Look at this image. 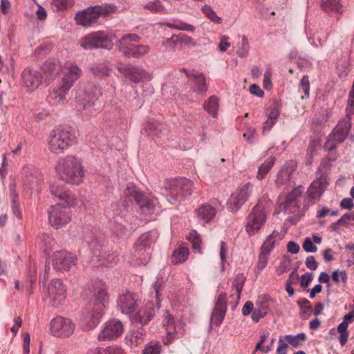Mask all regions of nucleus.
Segmentation results:
<instances>
[{"label": "nucleus", "instance_id": "obj_1", "mask_svg": "<svg viewBox=\"0 0 354 354\" xmlns=\"http://www.w3.org/2000/svg\"><path fill=\"white\" fill-rule=\"evenodd\" d=\"M55 169L60 179L66 183L80 185L83 182L84 169L82 161L75 156H66L59 158Z\"/></svg>", "mask_w": 354, "mask_h": 354}, {"label": "nucleus", "instance_id": "obj_2", "mask_svg": "<svg viewBox=\"0 0 354 354\" xmlns=\"http://www.w3.org/2000/svg\"><path fill=\"white\" fill-rule=\"evenodd\" d=\"M270 206V201L263 197L253 207L246 218L245 225V231L249 235L256 234L265 224Z\"/></svg>", "mask_w": 354, "mask_h": 354}, {"label": "nucleus", "instance_id": "obj_3", "mask_svg": "<svg viewBox=\"0 0 354 354\" xmlns=\"http://www.w3.org/2000/svg\"><path fill=\"white\" fill-rule=\"evenodd\" d=\"M75 142V136L68 128L59 127L50 133L47 139L49 151L55 154L63 153Z\"/></svg>", "mask_w": 354, "mask_h": 354}, {"label": "nucleus", "instance_id": "obj_4", "mask_svg": "<svg viewBox=\"0 0 354 354\" xmlns=\"http://www.w3.org/2000/svg\"><path fill=\"white\" fill-rule=\"evenodd\" d=\"M117 7L111 3L90 6L76 15L78 24L89 26L96 23L100 17H106L117 11Z\"/></svg>", "mask_w": 354, "mask_h": 354}, {"label": "nucleus", "instance_id": "obj_5", "mask_svg": "<svg viewBox=\"0 0 354 354\" xmlns=\"http://www.w3.org/2000/svg\"><path fill=\"white\" fill-rule=\"evenodd\" d=\"M109 296L107 292V288L104 284L98 287L94 293L93 298L91 301V305L93 310L87 321V327L89 329L95 328L100 321L104 309L109 304Z\"/></svg>", "mask_w": 354, "mask_h": 354}, {"label": "nucleus", "instance_id": "obj_6", "mask_svg": "<svg viewBox=\"0 0 354 354\" xmlns=\"http://www.w3.org/2000/svg\"><path fill=\"white\" fill-rule=\"evenodd\" d=\"M193 183L187 178L172 179L167 182L165 188L167 192L168 201L174 203L190 196L192 192Z\"/></svg>", "mask_w": 354, "mask_h": 354}, {"label": "nucleus", "instance_id": "obj_7", "mask_svg": "<svg viewBox=\"0 0 354 354\" xmlns=\"http://www.w3.org/2000/svg\"><path fill=\"white\" fill-rule=\"evenodd\" d=\"M127 191L128 194L133 198L136 203L140 206L144 214H152L159 212V203L156 198L144 194L133 185L128 186Z\"/></svg>", "mask_w": 354, "mask_h": 354}, {"label": "nucleus", "instance_id": "obj_8", "mask_svg": "<svg viewBox=\"0 0 354 354\" xmlns=\"http://www.w3.org/2000/svg\"><path fill=\"white\" fill-rule=\"evenodd\" d=\"M66 295V288L62 280L53 279L47 287V295L45 296V301L53 307L62 305Z\"/></svg>", "mask_w": 354, "mask_h": 354}, {"label": "nucleus", "instance_id": "obj_9", "mask_svg": "<svg viewBox=\"0 0 354 354\" xmlns=\"http://www.w3.org/2000/svg\"><path fill=\"white\" fill-rule=\"evenodd\" d=\"M81 46L85 50L103 48L111 50L113 47L112 40L102 32H95L82 39Z\"/></svg>", "mask_w": 354, "mask_h": 354}, {"label": "nucleus", "instance_id": "obj_10", "mask_svg": "<svg viewBox=\"0 0 354 354\" xmlns=\"http://www.w3.org/2000/svg\"><path fill=\"white\" fill-rule=\"evenodd\" d=\"M68 207L61 203L50 207L48 212V220L53 227L57 229L62 227L71 221Z\"/></svg>", "mask_w": 354, "mask_h": 354}, {"label": "nucleus", "instance_id": "obj_11", "mask_svg": "<svg viewBox=\"0 0 354 354\" xmlns=\"http://www.w3.org/2000/svg\"><path fill=\"white\" fill-rule=\"evenodd\" d=\"M75 330V324L68 318L57 317L50 323V333L57 337H67L71 335Z\"/></svg>", "mask_w": 354, "mask_h": 354}, {"label": "nucleus", "instance_id": "obj_12", "mask_svg": "<svg viewBox=\"0 0 354 354\" xmlns=\"http://www.w3.org/2000/svg\"><path fill=\"white\" fill-rule=\"evenodd\" d=\"M100 95V88L95 86H89L83 92L77 97V100L83 106L84 110H87L88 113H92L93 111L99 109L98 104L96 101Z\"/></svg>", "mask_w": 354, "mask_h": 354}, {"label": "nucleus", "instance_id": "obj_13", "mask_svg": "<svg viewBox=\"0 0 354 354\" xmlns=\"http://www.w3.org/2000/svg\"><path fill=\"white\" fill-rule=\"evenodd\" d=\"M251 187L252 185L248 183L232 194L227 203V209L230 212H236L248 200L252 193Z\"/></svg>", "mask_w": 354, "mask_h": 354}, {"label": "nucleus", "instance_id": "obj_14", "mask_svg": "<svg viewBox=\"0 0 354 354\" xmlns=\"http://www.w3.org/2000/svg\"><path fill=\"white\" fill-rule=\"evenodd\" d=\"M53 266L57 271L69 270L76 264V258L71 252L65 250L56 251L52 256Z\"/></svg>", "mask_w": 354, "mask_h": 354}, {"label": "nucleus", "instance_id": "obj_15", "mask_svg": "<svg viewBox=\"0 0 354 354\" xmlns=\"http://www.w3.org/2000/svg\"><path fill=\"white\" fill-rule=\"evenodd\" d=\"M351 122L350 120H342L339 122L333 133L329 136L327 145L329 150L335 148L336 145L341 143L347 138L348 132L351 128Z\"/></svg>", "mask_w": 354, "mask_h": 354}, {"label": "nucleus", "instance_id": "obj_16", "mask_svg": "<svg viewBox=\"0 0 354 354\" xmlns=\"http://www.w3.org/2000/svg\"><path fill=\"white\" fill-rule=\"evenodd\" d=\"M124 332V326L122 322L118 319H111L104 324L103 329L98 335L100 341L113 340L122 335Z\"/></svg>", "mask_w": 354, "mask_h": 354}, {"label": "nucleus", "instance_id": "obj_17", "mask_svg": "<svg viewBox=\"0 0 354 354\" xmlns=\"http://www.w3.org/2000/svg\"><path fill=\"white\" fill-rule=\"evenodd\" d=\"M119 71L129 81L138 83L142 81H150L151 75L142 67L125 66L120 67Z\"/></svg>", "mask_w": 354, "mask_h": 354}, {"label": "nucleus", "instance_id": "obj_18", "mask_svg": "<svg viewBox=\"0 0 354 354\" xmlns=\"http://www.w3.org/2000/svg\"><path fill=\"white\" fill-rule=\"evenodd\" d=\"M62 83L64 86L71 88L74 83L80 78L82 75V70L78 66L71 62H67L62 67Z\"/></svg>", "mask_w": 354, "mask_h": 354}, {"label": "nucleus", "instance_id": "obj_19", "mask_svg": "<svg viewBox=\"0 0 354 354\" xmlns=\"http://www.w3.org/2000/svg\"><path fill=\"white\" fill-rule=\"evenodd\" d=\"M91 249L93 250L92 261L98 263L99 266H109L112 263H116L119 259L117 256L106 254L102 252V247L97 245L95 242H88Z\"/></svg>", "mask_w": 354, "mask_h": 354}, {"label": "nucleus", "instance_id": "obj_20", "mask_svg": "<svg viewBox=\"0 0 354 354\" xmlns=\"http://www.w3.org/2000/svg\"><path fill=\"white\" fill-rule=\"evenodd\" d=\"M227 295L221 292L216 301L214 308L211 316V323L216 326H220L225 316L227 310Z\"/></svg>", "mask_w": 354, "mask_h": 354}, {"label": "nucleus", "instance_id": "obj_21", "mask_svg": "<svg viewBox=\"0 0 354 354\" xmlns=\"http://www.w3.org/2000/svg\"><path fill=\"white\" fill-rule=\"evenodd\" d=\"M180 73H185L188 78V82L191 84L194 91L203 95L207 90L205 79L203 74L198 72L189 73L185 68L180 69Z\"/></svg>", "mask_w": 354, "mask_h": 354}, {"label": "nucleus", "instance_id": "obj_22", "mask_svg": "<svg viewBox=\"0 0 354 354\" xmlns=\"http://www.w3.org/2000/svg\"><path fill=\"white\" fill-rule=\"evenodd\" d=\"M21 78L24 86L30 91L37 88L43 80L42 75L39 71L30 68L24 69L21 74Z\"/></svg>", "mask_w": 354, "mask_h": 354}, {"label": "nucleus", "instance_id": "obj_23", "mask_svg": "<svg viewBox=\"0 0 354 354\" xmlns=\"http://www.w3.org/2000/svg\"><path fill=\"white\" fill-rule=\"evenodd\" d=\"M51 194L62 201V205L73 206L75 205V197L73 194L62 185L57 183L50 185Z\"/></svg>", "mask_w": 354, "mask_h": 354}, {"label": "nucleus", "instance_id": "obj_24", "mask_svg": "<svg viewBox=\"0 0 354 354\" xmlns=\"http://www.w3.org/2000/svg\"><path fill=\"white\" fill-rule=\"evenodd\" d=\"M146 331L142 327L133 328L126 335V344L131 348H136L142 344L145 341Z\"/></svg>", "mask_w": 354, "mask_h": 354}, {"label": "nucleus", "instance_id": "obj_25", "mask_svg": "<svg viewBox=\"0 0 354 354\" xmlns=\"http://www.w3.org/2000/svg\"><path fill=\"white\" fill-rule=\"evenodd\" d=\"M120 51L126 57L140 58L148 54L149 47L147 45H133L119 46Z\"/></svg>", "mask_w": 354, "mask_h": 354}, {"label": "nucleus", "instance_id": "obj_26", "mask_svg": "<svg viewBox=\"0 0 354 354\" xmlns=\"http://www.w3.org/2000/svg\"><path fill=\"white\" fill-rule=\"evenodd\" d=\"M328 185V181L326 176H321L315 180L308 189V196L313 199L319 198Z\"/></svg>", "mask_w": 354, "mask_h": 354}, {"label": "nucleus", "instance_id": "obj_27", "mask_svg": "<svg viewBox=\"0 0 354 354\" xmlns=\"http://www.w3.org/2000/svg\"><path fill=\"white\" fill-rule=\"evenodd\" d=\"M136 301L134 295L127 292L120 295L118 300V305L122 313L131 314L135 310Z\"/></svg>", "mask_w": 354, "mask_h": 354}, {"label": "nucleus", "instance_id": "obj_28", "mask_svg": "<svg viewBox=\"0 0 354 354\" xmlns=\"http://www.w3.org/2000/svg\"><path fill=\"white\" fill-rule=\"evenodd\" d=\"M176 323L174 317L166 312L163 320V326L167 330V335L164 339V343L166 345L170 344L176 337Z\"/></svg>", "mask_w": 354, "mask_h": 354}, {"label": "nucleus", "instance_id": "obj_29", "mask_svg": "<svg viewBox=\"0 0 354 354\" xmlns=\"http://www.w3.org/2000/svg\"><path fill=\"white\" fill-rule=\"evenodd\" d=\"M198 218L204 223L211 221L216 216V210L209 204H205L195 210Z\"/></svg>", "mask_w": 354, "mask_h": 354}, {"label": "nucleus", "instance_id": "obj_30", "mask_svg": "<svg viewBox=\"0 0 354 354\" xmlns=\"http://www.w3.org/2000/svg\"><path fill=\"white\" fill-rule=\"evenodd\" d=\"M155 315L154 304L153 302H147L137 313L136 319L142 324H147Z\"/></svg>", "mask_w": 354, "mask_h": 354}, {"label": "nucleus", "instance_id": "obj_31", "mask_svg": "<svg viewBox=\"0 0 354 354\" xmlns=\"http://www.w3.org/2000/svg\"><path fill=\"white\" fill-rule=\"evenodd\" d=\"M70 89L61 84L49 93V101L56 105L62 104L66 100V94Z\"/></svg>", "mask_w": 354, "mask_h": 354}, {"label": "nucleus", "instance_id": "obj_32", "mask_svg": "<svg viewBox=\"0 0 354 354\" xmlns=\"http://www.w3.org/2000/svg\"><path fill=\"white\" fill-rule=\"evenodd\" d=\"M276 158L274 156H270L266 159L258 169L257 178L258 180H263L266 174L270 171L273 165H274Z\"/></svg>", "mask_w": 354, "mask_h": 354}, {"label": "nucleus", "instance_id": "obj_33", "mask_svg": "<svg viewBox=\"0 0 354 354\" xmlns=\"http://www.w3.org/2000/svg\"><path fill=\"white\" fill-rule=\"evenodd\" d=\"M268 305L266 302L259 301L256 302V307L252 313V319L254 322H258L260 319L264 317L268 314Z\"/></svg>", "mask_w": 354, "mask_h": 354}, {"label": "nucleus", "instance_id": "obj_34", "mask_svg": "<svg viewBox=\"0 0 354 354\" xmlns=\"http://www.w3.org/2000/svg\"><path fill=\"white\" fill-rule=\"evenodd\" d=\"M188 255V248L180 246L173 252L171 261L175 264L183 263L187 259Z\"/></svg>", "mask_w": 354, "mask_h": 354}, {"label": "nucleus", "instance_id": "obj_35", "mask_svg": "<svg viewBox=\"0 0 354 354\" xmlns=\"http://www.w3.org/2000/svg\"><path fill=\"white\" fill-rule=\"evenodd\" d=\"M302 189V186H299L294 188L291 192L288 194L283 207L285 211L288 210L289 207L292 205H297V198L301 195Z\"/></svg>", "mask_w": 354, "mask_h": 354}, {"label": "nucleus", "instance_id": "obj_36", "mask_svg": "<svg viewBox=\"0 0 354 354\" xmlns=\"http://www.w3.org/2000/svg\"><path fill=\"white\" fill-rule=\"evenodd\" d=\"M279 236V232L274 230L272 233L269 235L266 241L263 242L260 252L268 254L270 256V252L274 249L275 244V238Z\"/></svg>", "mask_w": 354, "mask_h": 354}, {"label": "nucleus", "instance_id": "obj_37", "mask_svg": "<svg viewBox=\"0 0 354 354\" xmlns=\"http://www.w3.org/2000/svg\"><path fill=\"white\" fill-rule=\"evenodd\" d=\"M292 171L291 168L287 167L281 168L277 176L276 183L279 186L287 185L290 180Z\"/></svg>", "mask_w": 354, "mask_h": 354}, {"label": "nucleus", "instance_id": "obj_38", "mask_svg": "<svg viewBox=\"0 0 354 354\" xmlns=\"http://www.w3.org/2000/svg\"><path fill=\"white\" fill-rule=\"evenodd\" d=\"M204 109L213 118H216L218 109V99L215 96H211L204 102Z\"/></svg>", "mask_w": 354, "mask_h": 354}, {"label": "nucleus", "instance_id": "obj_39", "mask_svg": "<svg viewBox=\"0 0 354 354\" xmlns=\"http://www.w3.org/2000/svg\"><path fill=\"white\" fill-rule=\"evenodd\" d=\"M282 338L287 344H290L294 348H298L306 339V335L301 333L296 335H286L282 336Z\"/></svg>", "mask_w": 354, "mask_h": 354}, {"label": "nucleus", "instance_id": "obj_40", "mask_svg": "<svg viewBox=\"0 0 354 354\" xmlns=\"http://www.w3.org/2000/svg\"><path fill=\"white\" fill-rule=\"evenodd\" d=\"M163 24L170 28L178 30L187 31L190 32H194L195 31V27L194 26L181 21H174L172 23L165 22Z\"/></svg>", "mask_w": 354, "mask_h": 354}, {"label": "nucleus", "instance_id": "obj_41", "mask_svg": "<svg viewBox=\"0 0 354 354\" xmlns=\"http://www.w3.org/2000/svg\"><path fill=\"white\" fill-rule=\"evenodd\" d=\"M144 9L152 13H167V11L159 0L149 1L142 6Z\"/></svg>", "mask_w": 354, "mask_h": 354}, {"label": "nucleus", "instance_id": "obj_42", "mask_svg": "<svg viewBox=\"0 0 354 354\" xmlns=\"http://www.w3.org/2000/svg\"><path fill=\"white\" fill-rule=\"evenodd\" d=\"M322 7L326 12H339L341 10L339 0H324L322 2Z\"/></svg>", "mask_w": 354, "mask_h": 354}, {"label": "nucleus", "instance_id": "obj_43", "mask_svg": "<svg viewBox=\"0 0 354 354\" xmlns=\"http://www.w3.org/2000/svg\"><path fill=\"white\" fill-rule=\"evenodd\" d=\"M245 281V277L243 274H238L234 279L232 283V289H235L238 298L240 297L241 293L242 292L244 283Z\"/></svg>", "mask_w": 354, "mask_h": 354}, {"label": "nucleus", "instance_id": "obj_44", "mask_svg": "<svg viewBox=\"0 0 354 354\" xmlns=\"http://www.w3.org/2000/svg\"><path fill=\"white\" fill-rule=\"evenodd\" d=\"M201 10L205 16L213 22L216 24L221 23V18L217 16L216 12L214 11L209 6L205 5L202 7Z\"/></svg>", "mask_w": 354, "mask_h": 354}, {"label": "nucleus", "instance_id": "obj_45", "mask_svg": "<svg viewBox=\"0 0 354 354\" xmlns=\"http://www.w3.org/2000/svg\"><path fill=\"white\" fill-rule=\"evenodd\" d=\"M250 45L249 41L245 35L242 36L241 43L240 46L239 47V50H237V55L239 57L243 58L245 57L249 52Z\"/></svg>", "mask_w": 354, "mask_h": 354}, {"label": "nucleus", "instance_id": "obj_46", "mask_svg": "<svg viewBox=\"0 0 354 354\" xmlns=\"http://www.w3.org/2000/svg\"><path fill=\"white\" fill-rule=\"evenodd\" d=\"M91 72L97 76H109L110 73L109 68L104 64H99L91 68Z\"/></svg>", "mask_w": 354, "mask_h": 354}, {"label": "nucleus", "instance_id": "obj_47", "mask_svg": "<svg viewBox=\"0 0 354 354\" xmlns=\"http://www.w3.org/2000/svg\"><path fill=\"white\" fill-rule=\"evenodd\" d=\"M161 345L159 342H150L145 348L142 354H160Z\"/></svg>", "mask_w": 354, "mask_h": 354}, {"label": "nucleus", "instance_id": "obj_48", "mask_svg": "<svg viewBox=\"0 0 354 354\" xmlns=\"http://www.w3.org/2000/svg\"><path fill=\"white\" fill-rule=\"evenodd\" d=\"M149 236V234H144L136 243V250L138 253L141 252L143 250H145L146 248L148 247Z\"/></svg>", "mask_w": 354, "mask_h": 354}, {"label": "nucleus", "instance_id": "obj_49", "mask_svg": "<svg viewBox=\"0 0 354 354\" xmlns=\"http://www.w3.org/2000/svg\"><path fill=\"white\" fill-rule=\"evenodd\" d=\"M310 82L308 75H304L301 80L299 84V91H302L305 94V97H301V99L308 98L310 95Z\"/></svg>", "mask_w": 354, "mask_h": 354}, {"label": "nucleus", "instance_id": "obj_50", "mask_svg": "<svg viewBox=\"0 0 354 354\" xmlns=\"http://www.w3.org/2000/svg\"><path fill=\"white\" fill-rule=\"evenodd\" d=\"M112 229L115 235L119 237H122L126 235L128 232L125 225L116 220L114 221V223L112 225Z\"/></svg>", "mask_w": 354, "mask_h": 354}, {"label": "nucleus", "instance_id": "obj_51", "mask_svg": "<svg viewBox=\"0 0 354 354\" xmlns=\"http://www.w3.org/2000/svg\"><path fill=\"white\" fill-rule=\"evenodd\" d=\"M15 185L14 184L10 185V190L13 192V193L12 194V212L18 218H21V214L19 212V207L17 204V196L15 194Z\"/></svg>", "mask_w": 354, "mask_h": 354}, {"label": "nucleus", "instance_id": "obj_52", "mask_svg": "<svg viewBox=\"0 0 354 354\" xmlns=\"http://www.w3.org/2000/svg\"><path fill=\"white\" fill-rule=\"evenodd\" d=\"M189 239L192 243V248L195 252L199 254L202 253V249L201 247V241L198 235L196 234H190Z\"/></svg>", "mask_w": 354, "mask_h": 354}, {"label": "nucleus", "instance_id": "obj_53", "mask_svg": "<svg viewBox=\"0 0 354 354\" xmlns=\"http://www.w3.org/2000/svg\"><path fill=\"white\" fill-rule=\"evenodd\" d=\"M227 246L225 242L221 241L219 256L221 259V272L225 270V263L226 261V254Z\"/></svg>", "mask_w": 354, "mask_h": 354}, {"label": "nucleus", "instance_id": "obj_54", "mask_svg": "<svg viewBox=\"0 0 354 354\" xmlns=\"http://www.w3.org/2000/svg\"><path fill=\"white\" fill-rule=\"evenodd\" d=\"M332 279L334 282L338 283L339 282L340 279L345 284L346 283L347 281V274L346 271H340L339 270H335L332 273Z\"/></svg>", "mask_w": 354, "mask_h": 354}, {"label": "nucleus", "instance_id": "obj_55", "mask_svg": "<svg viewBox=\"0 0 354 354\" xmlns=\"http://www.w3.org/2000/svg\"><path fill=\"white\" fill-rule=\"evenodd\" d=\"M53 6L57 10H64L72 5L71 0H52Z\"/></svg>", "mask_w": 354, "mask_h": 354}, {"label": "nucleus", "instance_id": "obj_56", "mask_svg": "<svg viewBox=\"0 0 354 354\" xmlns=\"http://www.w3.org/2000/svg\"><path fill=\"white\" fill-rule=\"evenodd\" d=\"M138 42L140 40V37L136 34H127L124 35L119 41V46H129L126 44L127 41Z\"/></svg>", "mask_w": 354, "mask_h": 354}, {"label": "nucleus", "instance_id": "obj_57", "mask_svg": "<svg viewBox=\"0 0 354 354\" xmlns=\"http://www.w3.org/2000/svg\"><path fill=\"white\" fill-rule=\"evenodd\" d=\"M303 249L306 252H315L317 250V247L313 243L310 238H306L302 245Z\"/></svg>", "mask_w": 354, "mask_h": 354}, {"label": "nucleus", "instance_id": "obj_58", "mask_svg": "<svg viewBox=\"0 0 354 354\" xmlns=\"http://www.w3.org/2000/svg\"><path fill=\"white\" fill-rule=\"evenodd\" d=\"M269 255L263 254L262 252L259 253V258H258V262L257 264V268L261 271L263 270L266 266H267L268 261Z\"/></svg>", "mask_w": 354, "mask_h": 354}, {"label": "nucleus", "instance_id": "obj_59", "mask_svg": "<svg viewBox=\"0 0 354 354\" xmlns=\"http://www.w3.org/2000/svg\"><path fill=\"white\" fill-rule=\"evenodd\" d=\"M104 354H126L124 349L118 345H113L104 349Z\"/></svg>", "mask_w": 354, "mask_h": 354}, {"label": "nucleus", "instance_id": "obj_60", "mask_svg": "<svg viewBox=\"0 0 354 354\" xmlns=\"http://www.w3.org/2000/svg\"><path fill=\"white\" fill-rule=\"evenodd\" d=\"M288 344L283 339L282 335L279 337V345L277 348V354H287Z\"/></svg>", "mask_w": 354, "mask_h": 354}, {"label": "nucleus", "instance_id": "obj_61", "mask_svg": "<svg viewBox=\"0 0 354 354\" xmlns=\"http://www.w3.org/2000/svg\"><path fill=\"white\" fill-rule=\"evenodd\" d=\"M313 275L310 272H306L301 277V286L308 287L312 282Z\"/></svg>", "mask_w": 354, "mask_h": 354}, {"label": "nucleus", "instance_id": "obj_62", "mask_svg": "<svg viewBox=\"0 0 354 354\" xmlns=\"http://www.w3.org/2000/svg\"><path fill=\"white\" fill-rule=\"evenodd\" d=\"M271 76L272 73L271 71L268 69L264 75H263V86L266 89H270L272 88V82H271Z\"/></svg>", "mask_w": 354, "mask_h": 354}, {"label": "nucleus", "instance_id": "obj_63", "mask_svg": "<svg viewBox=\"0 0 354 354\" xmlns=\"http://www.w3.org/2000/svg\"><path fill=\"white\" fill-rule=\"evenodd\" d=\"M178 39L180 43L185 45L193 46L196 45V43L194 41V39L186 35H179L178 36Z\"/></svg>", "mask_w": 354, "mask_h": 354}, {"label": "nucleus", "instance_id": "obj_64", "mask_svg": "<svg viewBox=\"0 0 354 354\" xmlns=\"http://www.w3.org/2000/svg\"><path fill=\"white\" fill-rule=\"evenodd\" d=\"M340 207L342 209H351L354 207L353 199L351 198H344L341 201Z\"/></svg>", "mask_w": 354, "mask_h": 354}]
</instances>
